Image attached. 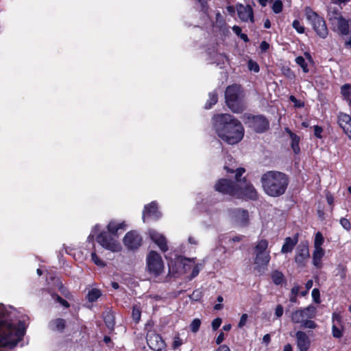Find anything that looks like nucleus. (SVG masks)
<instances>
[{
  "label": "nucleus",
  "mask_w": 351,
  "mask_h": 351,
  "mask_svg": "<svg viewBox=\"0 0 351 351\" xmlns=\"http://www.w3.org/2000/svg\"><path fill=\"white\" fill-rule=\"evenodd\" d=\"M125 245L130 249L135 250L138 248L142 243V238L136 231L128 232L123 238Z\"/></svg>",
  "instance_id": "4468645a"
},
{
  "label": "nucleus",
  "mask_w": 351,
  "mask_h": 351,
  "mask_svg": "<svg viewBox=\"0 0 351 351\" xmlns=\"http://www.w3.org/2000/svg\"><path fill=\"white\" fill-rule=\"evenodd\" d=\"M148 272L154 276L160 275L164 270V263L160 255L155 252L150 251L146 258Z\"/></svg>",
  "instance_id": "6e6552de"
},
{
  "label": "nucleus",
  "mask_w": 351,
  "mask_h": 351,
  "mask_svg": "<svg viewBox=\"0 0 351 351\" xmlns=\"http://www.w3.org/2000/svg\"><path fill=\"white\" fill-rule=\"evenodd\" d=\"M284 309L282 305L278 304L275 309V315L276 317H280L283 315Z\"/></svg>",
  "instance_id": "3c124183"
},
{
  "label": "nucleus",
  "mask_w": 351,
  "mask_h": 351,
  "mask_svg": "<svg viewBox=\"0 0 351 351\" xmlns=\"http://www.w3.org/2000/svg\"><path fill=\"white\" fill-rule=\"evenodd\" d=\"M314 29L322 38H326L328 35V28L326 23H313Z\"/></svg>",
  "instance_id": "c85d7f7f"
},
{
  "label": "nucleus",
  "mask_w": 351,
  "mask_h": 351,
  "mask_svg": "<svg viewBox=\"0 0 351 351\" xmlns=\"http://www.w3.org/2000/svg\"><path fill=\"white\" fill-rule=\"evenodd\" d=\"M272 10L275 13H280L282 10V3L280 0L274 1L272 5Z\"/></svg>",
  "instance_id": "79ce46f5"
},
{
  "label": "nucleus",
  "mask_w": 351,
  "mask_h": 351,
  "mask_svg": "<svg viewBox=\"0 0 351 351\" xmlns=\"http://www.w3.org/2000/svg\"><path fill=\"white\" fill-rule=\"evenodd\" d=\"M325 251L323 248H314L313 252V265L317 269H321L322 267V260L324 256Z\"/></svg>",
  "instance_id": "5701e85b"
},
{
  "label": "nucleus",
  "mask_w": 351,
  "mask_h": 351,
  "mask_svg": "<svg viewBox=\"0 0 351 351\" xmlns=\"http://www.w3.org/2000/svg\"><path fill=\"white\" fill-rule=\"evenodd\" d=\"M264 192L271 197H279L285 193L288 184V177L283 173L270 171L261 177Z\"/></svg>",
  "instance_id": "20e7f679"
},
{
  "label": "nucleus",
  "mask_w": 351,
  "mask_h": 351,
  "mask_svg": "<svg viewBox=\"0 0 351 351\" xmlns=\"http://www.w3.org/2000/svg\"><path fill=\"white\" fill-rule=\"evenodd\" d=\"M222 323V319L219 317L215 318L212 322V328L213 330H217Z\"/></svg>",
  "instance_id": "a18cd8bd"
},
{
  "label": "nucleus",
  "mask_w": 351,
  "mask_h": 351,
  "mask_svg": "<svg viewBox=\"0 0 351 351\" xmlns=\"http://www.w3.org/2000/svg\"><path fill=\"white\" fill-rule=\"evenodd\" d=\"M25 330V324L18 318L16 310L0 304V348H16L23 340Z\"/></svg>",
  "instance_id": "f257e3e1"
},
{
  "label": "nucleus",
  "mask_w": 351,
  "mask_h": 351,
  "mask_svg": "<svg viewBox=\"0 0 351 351\" xmlns=\"http://www.w3.org/2000/svg\"><path fill=\"white\" fill-rule=\"evenodd\" d=\"M312 298L316 303H319V291L318 289H313L311 293Z\"/></svg>",
  "instance_id": "49530a36"
},
{
  "label": "nucleus",
  "mask_w": 351,
  "mask_h": 351,
  "mask_svg": "<svg viewBox=\"0 0 351 351\" xmlns=\"http://www.w3.org/2000/svg\"><path fill=\"white\" fill-rule=\"evenodd\" d=\"M271 341V337L269 334H267L264 335L263 338V342L265 343L266 345L269 344Z\"/></svg>",
  "instance_id": "680f3d73"
},
{
  "label": "nucleus",
  "mask_w": 351,
  "mask_h": 351,
  "mask_svg": "<svg viewBox=\"0 0 351 351\" xmlns=\"http://www.w3.org/2000/svg\"><path fill=\"white\" fill-rule=\"evenodd\" d=\"M341 316L338 313H333L332 315V324H336L337 326L340 325L341 323Z\"/></svg>",
  "instance_id": "864d4df0"
},
{
  "label": "nucleus",
  "mask_w": 351,
  "mask_h": 351,
  "mask_svg": "<svg viewBox=\"0 0 351 351\" xmlns=\"http://www.w3.org/2000/svg\"><path fill=\"white\" fill-rule=\"evenodd\" d=\"M147 341L149 348L155 351H160L165 346L161 337L152 331L147 334Z\"/></svg>",
  "instance_id": "dca6fc26"
},
{
  "label": "nucleus",
  "mask_w": 351,
  "mask_h": 351,
  "mask_svg": "<svg viewBox=\"0 0 351 351\" xmlns=\"http://www.w3.org/2000/svg\"><path fill=\"white\" fill-rule=\"evenodd\" d=\"M271 278L273 282L276 285H282L285 281L283 274L278 270L272 271Z\"/></svg>",
  "instance_id": "cd10ccee"
},
{
  "label": "nucleus",
  "mask_w": 351,
  "mask_h": 351,
  "mask_svg": "<svg viewBox=\"0 0 351 351\" xmlns=\"http://www.w3.org/2000/svg\"><path fill=\"white\" fill-rule=\"evenodd\" d=\"M316 308L310 305L302 309L297 310L293 312L291 315V321L296 324H302L308 319H312L315 317Z\"/></svg>",
  "instance_id": "9d476101"
},
{
  "label": "nucleus",
  "mask_w": 351,
  "mask_h": 351,
  "mask_svg": "<svg viewBox=\"0 0 351 351\" xmlns=\"http://www.w3.org/2000/svg\"><path fill=\"white\" fill-rule=\"evenodd\" d=\"M141 310L140 308L137 306H134L132 309V318L136 322H138L141 319Z\"/></svg>",
  "instance_id": "58836bf2"
},
{
  "label": "nucleus",
  "mask_w": 351,
  "mask_h": 351,
  "mask_svg": "<svg viewBox=\"0 0 351 351\" xmlns=\"http://www.w3.org/2000/svg\"><path fill=\"white\" fill-rule=\"evenodd\" d=\"M126 228V223L120 220H111L106 226L107 231L101 225L96 224L91 228L87 240L92 242L95 239L104 249L114 253L119 252L122 249L119 241V230H125Z\"/></svg>",
  "instance_id": "f03ea898"
},
{
  "label": "nucleus",
  "mask_w": 351,
  "mask_h": 351,
  "mask_svg": "<svg viewBox=\"0 0 351 351\" xmlns=\"http://www.w3.org/2000/svg\"><path fill=\"white\" fill-rule=\"evenodd\" d=\"M337 119L339 125L351 139V117L346 113L339 112Z\"/></svg>",
  "instance_id": "aec40b11"
},
{
  "label": "nucleus",
  "mask_w": 351,
  "mask_h": 351,
  "mask_svg": "<svg viewBox=\"0 0 351 351\" xmlns=\"http://www.w3.org/2000/svg\"><path fill=\"white\" fill-rule=\"evenodd\" d=\"M298 242V236L286 237L281 248L282 254L291 253Z\"/></svg>",
  "instance_id": "4be33fe9"
},
{
  "label": "nucleus",
  "mask_w": 351,
  "mask_h": 351,
  "mask_svg": "<svg viewBox=\"0 0 351 351\" xmlns=\"http://www.w3.org/2000/svg\"><path fill=\"white\" fill-rule=\"evenodd\" d=\"M183 343V341L179 337V336H176L173 339V348L176 349L181 346Z\"/></svg>",
  "instance_id": "de8ad7c7"
},
{
  "label": "nucleus",
  "mask_w": 351,
  "mask_h": 351,
  "mask_svg": "<svg viewBox=\"0 0 351 351\" xmlns=\"http://www.w3.org/2000/svg\"><path fill=\"white\" fill-rule=\"evenodd\" d=\"M101 296V292L99 289H92L87 295V299L89 302H95Z\"/></svg>",
  "instance_id": "473e14b6"
},
{
  "label": "nucleus",
  "mask_w": 351,
  "mask_h": 351,
  "mask_svg": "<svg viewBox=\"0 0 351 351\" xmlns=\"http://www.w3.org/2000/svg\"><path fill=\"white\" fill-rule=\"evenodd\" d=\"M226 101L228 108L239 113L244 110L243 94L240 86L234 84L227 87L225 92Z\"/></svg>",
  "instance_id": "423d86ee"
},
{
  "label": "nucleus",
  "mask_w": 351,
  "mask_h": 351,
  "mask_svg": "<svg viewBox=\"0 0 351 351\" xmlns=\"http://www.w3.org/2000/svg\"><path fill=\"white\" fill-rule=\"evenodd\" d=\"M249 124L257 132H263L269 127V123L263 116L252 117L249 121Z\"/></svg>",
  "instance_id": "f3484780"
},
{
  "label": "nucleus",
  "mask_w": 351,
  "mask_h": 351,
  "mask_svg": "<svg viewBox=\"0 0 351 351\" xmlns=\"http://www.w3.org/2000/svg\"><path fill=\"white\" fill-rule=\"evenodd\" d=\"M268 242L265 239L258 241L255 246V269L259 272L263 271L270 261V252L267 250Z\"/></svg>",
  "instance_id": "0eeeda50"
},
{
  "label": "nucleus",
  "mask_w": 351,
  "mask_h": 351,
  "mask_svg": "<svg viewBox=\"0 0 351 351\" xmlns=\"http://www.w3.org/2000/svg\"><path fill=\"white\" fill-rule=\"evenodd\" d=\"M232 29L234 32L238 36H239L241 34V29L239 26L234 25L232 27Z\"/></svg>",
  "instance_id": "69168bd1"
},
{
  "label": "nucleus",
  "mask_w": 351,
  "mask_h": 351,
  "mask_svg": "<svg viewBox=\"0 0 351 351\" xmlns=\"http://www.w3.org/2000/svg\"><path fill=\"white\" fill-rule=\"evenodd\" d=\"M176 263L178 264L180 266H181V265L182 266V269L180 270H177L176 272L186 273L189 269H191L192 268L193 270H192L191 278H193L195 277L196 276H197V274L199 272V266L197 265H194L193 260H191V259L182 258V257H178L176 260Z\"/></svg>",
  "instance_id": "ddd939ff"
},
{
  "label": "nucleus",
  "mask_w": 351,
  "mask_h": 351,
  "mask_svg": "<svg viewBox=\"0 0 351 351\" xmlns=\"http://www.w3.org/2000/svg\"><path fill=\"white\" fill-rule=\"evenodd\" d=\"M341 92L344 99H346L349 105L351 106V85L348 84L343 85L341 87Z\"/></svg>",
  "instance_id": "7c9ffc66"
},
{
  "label": "nucleus",
  "mask_w": 351,
  "mask_h": 351,
  "mask_svg": "<svg viewBox=\"0 0 351 351\" xmlns=\"http://www.w3.org/2000/svg\"><path fill=\"white\" fill-rule=\"evenodd\" d=\"M269 48V45L266 41H263L261 43L260 49L262 52H265Z\"/></svg>",
  "instance_id": "4d7b16f0"
},
{
  "label": "nucleus",
  "mask_w": 351,
  "mask_h": 351,
  "mask_svg": "<svg viewBox=\"0 0 351 351\" xmlns=\"http://www.w3.org/2000/svg\"><path fill=\"white\" fill-rule=\"evenodd\" d=\"M224 340V334L223 332H221L217 337L216 338V343L219 345Z\"/></svg>",
  "instance_id": "bf43d9fd"
},
{
  "label": "nucleus",
  "mask_w": 351,
  "mask_h": 351,
  "mask_svg": "<svg viewBox=\"0 0 351 351\" xmlns=\"http://www.w3.org/2000/svg\"><path fill=\"white\" fill-rule=\"evenodd\" d=\"M322 128L318 125L314 126V134L316 137L321 138H322Z\"/></svg>",
  "instance_id": "6e6d98bb"
},
{
  "label": "nucleus",
  "mask_w": 351,
  "mask_h": 351,
  "mask_svg": "<svg viewBox=\"0 0 351 351\" xmlns=\"http://www.w3.org/2000/svg\"><path fill=\"white\" fill-rule=\"evenodd\" d=\"M248 69H249V70L254 71L255 73H257L259 71L258 64L256 62H254L252 60H249V62H248Z\"/></svg>",
  "instance_id": "c03bdc74"
},
{
  "label": "nucleus",
  "mask_w": 351,
  "mask_h": 351,
  "mask_svg": "<svg viewBox=\"0 0 351 351\" xmlns=\"http://www.w3.org/2000/svg\"><path fill=\"white\" fill-rule=\"evenodd\" d=\"M306 19L309 21H319V15L313 11L310 8L306 7L305 8Z\"/></svg>",
  "instance_id": "2f4dec72"
},
{
  "label": "nucleus",
  "mask_w": 351,
  "mask_h": 351,
  "mask_svg": "<svg viewBox=\"0 0 351 351\" xmlns=\"http://www.w3.org/2000/svg\"><path fill=\"white\" fill-rule=\"evenodd\" d=\"M217 58H218V59L216 62L217 65L224 64L225 63H226L228 62L227 57L223 54H219L217 56Z\"/></svg>",
  "instance_id": "09e8293b"
},
{
  "label": "nucleus",
  "mask_w": 351,
  "mask_h": 351,
  "mask_svg": "<svg viewBox=\"0 0 351 351\" xmlns=\"http://www.w3.org/2000/svg\"><path fill=\"white\" fill-rule=\"evenodd\" d=\"M247 320V315L245 313L243 314L240 318V320H239V322L238 324L239 328H243L245 325Z\"/></svg>",
  "instance_id": "603ef678"
},
{
  "label": "nucleus",
  "mask_w": 351,
  "mask_h": 351,
  "mask_svg": "<svg viewBox=\"0 0 351 351\" xmlns=\"http://www.w3.org/2000/svg\"><path fill=\"white\" fill-rule=\"evenodd\" d=\"M310 258L308 245L306 243H300L295 250V262L298 267H304L306 266Z\"/></svg>",
  "instance_id": "f8f14e48"
},
{
  "label": "nucleus",
  "mask_w": 351,
  "mask_h": 351,
  "mask_svg": "<svg viewBox=\"0 0 351 351\" xmlns=\"http://www.w3.org/2000/svg\"><path fill=\"white\" fill-rule=\"evenodd\" d=\"M49 328L53 331L62 332L65 327V321L63 319H55L49 324Z\"/></svg>",
  "instance_id": "393cba45"
},
{
  "label": "nucleus",
  "mask_w": 351,
  "mask_h": 351,
  "mask_svg": "<svg viewBox=\"0 0 351 351\" xmlns=\"http://www.w3.org/2000/svg\"><path fill=\"white\" fill-rule=\"evenodd\" d=\"M161 217L160 213L158 210L156 202H152V203L145 206L143 212V220L145 222L146 219L152 218L158 219Z\"/></svg>",
  "instance_id": "6ab92c4d"
},
{
  "label": "nucleus",
  "mask_w": 351,
  "mask_h": 351,
  "mask_svg": "<svg viewBox=\"0 0 351 351\" xmlns=\"http://www.w3.org/2000/svg\"><path fill=\"white\" fill-rule=\"evenodd\" d=\"M188 240H189V243H191V244L197 245V243H198L197 240L193 237H189Z\"/></svg>",
  "instance_id": "338daca9"
},
{
  "label": "nucleus",
  "mask_w": 351,
  "mask_h": 351,
  "mask_svg": "<svg viewBox=\"0 0 351 351\" xmlns=\"http://www.w3.org/2000/svg\"><path fill=\"white\" fill-rule=\"evenodd\" d=\"M104 319L107 327L112 329L114 325V318L113 314L110 311H107L104 313Z\"/></svg>",
  "instance_id": "c756f323"
},
{
  "label": "nucleus",
  "mask_w": 351,
  "mask_h": 351,
  "mask_svg": "<svg viewBox=\"0 0 351 351\" xmlns=\"http://www.w3.org/2000/svg\"><path fill=\"white\" fill-rule=\"evenodd\" d=\"M335 28L342 35H347L350 32L349 23H337Z\"/></svg>",
  "instance_id": "72a5a7b5"
},
{
  "label": "nucleus",
  "mask_w": 351,
  "mask_h": 351,
  "mask_svg": "<svg viewBox=\"0 0 351 351\" xmlns=\"http://www.w3.org/2000/svg\"><path fill=\"white\" fill-rule=\"evenodd\" d=\"M296 343L300 351H307L311 346V340L308 336L303 331H298L295 333Z\"/></svg>",
  "instance_id": "412c9836"
},
{
  "label": "nucleus",
  "mask_w": 351,
  "mask_h": 351,
  "mask_svg": "<svg viewBox=\"0 0 351 351\" xmlns=\"http://www.w3.org/2000/svg\"><path fill=\"white\" fill-rule=\"evenodd\" d=\"M328 20L330 21L337 22H348L346 19H344L341 13L339 12L337 9L329 8L328 9Z\"/></svg>",
  "instance_id": "a878e982"
},
{
  "label": "nucleus",
  "mask_w": 351,
  "mask_h": 351,
  "mask_svg": "<svg viewBox=\"0 0 351 351\" xmlns=\"http://www.w3.org/2000/svg\"><path fill=\"white\" fill-rule=\"evenodd\" d=\"M228 214L230 219L239 226H245L249 223V214L245 210L241 208L230 209Z\"/></svg>",
  "instance_id": "9b49d317"
},
{
  "label": "nucleus",
  "mask_w": 351,
  "mask_h": 351,
  "mask_svg": "<svg viewBox=\"0 0 351 351\" xmlns=\"http://www.w3.org/2000/svg\"><path fill=\"white\" fill-rule=\"evenodd\" d=\"M217 101V95L215 92H213L209 93V99L206 103L205 108L206 109L210 108L214 104H215Z\"/></svg>",
  "instance_id": "c9c22d12"
},
{
  "label": "nucleus",
  "mask_w": 351,
  "mask_h": 351,
  "mask_svg": "<svg viewBox=\"0 0 351 351\" xmlns=\"http://www.w3.org/2000/svg\"><path fill=\"white\" fill-rule=\"evenodd\" d=\"M324 241V239L322 234L320 232H317L315 235L313 243L314 248H322V245H323Z\"/></svg>",
  "instance_id": "f704fd0d"
},
{
  "label": "nucleus",
  "mask_w": 351,
  "mask_h": 351,
  "mask_svg": "<svg viewBox=\"0 0 351 351\" xmlns=\"http://www.w3.org/2000/svg\"><path fill=\"white\" fill-rule=\"evenodd\" d=\"M201 320L198 318H195L191 322L190 329L193 332L196 333L199 330Z\"/></svg>",
  "instance_id": "4c0bfd02"
},
{
  "label": "nucleus",
  "mask_w": 351,
  "mask_h": 351,
  "mask_svg": "<svg viewBox=\"0 0 351 351\" xmlns=\"http://www.w3.org/2000/svg\"><path fill=\"white\" fill-rule=\"evenodd\" d=\"M217 351H230V350L226 345H221L217 348Z\"/></svg>",
  "instance_id": "e2e57ef3"
},
{
  "label": "nucleus",
  "mask_w": 351,
  "mask_h": 351,
  "mask_svg": "<svg viewBox=\"0 0 351 351\" xmlns=\"http://www.w3.org/2000/svg\"><path fill=\"white\" fill-rule=\"evenodd\" d=\"M213 124L219 137L228 144H237L243 137L244 128L242 124L231 114L214 116Z\"/></svg>",
  "instance_id": "7ed1b4c3"
},
{
  "label": "nucleus",
  "mask_w": 351,
  "mask_h": 351,
  "mask_svg": "<svg viewBox=\"0 0 351 351\" xmlns=\"http://www.w3.org/2000/svg\"><path fill=\"white\" fill-rule=\"evenodd\" d=\"M53 297L54 300L56 301H57L58 302H59L62 306L66 307V308L69 306V303L65 300L60 298V296L54 295Z\"/></svg>",
  "instance_id": "8fccbe9b"
},
{
  "label": "nucleus",
  "mask_w": 351,
  "mask_h": 351,
  "mask_svg": "<svg viewBox=\"0 0 351 351\" xmlns=\"http://www.w3.org/2000/svg\"><path fill=\"white\" fill-rule=\"evenodd\" d=\"M191 298L194 300H198L201 298V292L199 291H195L191 295Z\"/></svg>",
  "instance_id": "13d9d810"
},
{
  "label": "nucleus",
  "mask_w": 351,
  "mask_h": 351,
  "mask_svg": "<svg viewBox=\"0 0 351 351\" xmlns=\"http://www.w3.org/2000/svg\"><path fill=\"white\" fill-rule=\"evenodd\" d=\"M305 58L298 56L295 58V62L302 69L304 73L308 72V64L312 61L311 57L308 53H304Z\"/></svg>",
  "instance_id": "b1692460"
},
{
  "label": "nucleus",
  "mask_w": 351,
  "mask_h": 351,
  "mask_svg": "<svg viewBox=\"0 0 351 351\" xmlns=\"http://www.w3.org/2000/svg\"><path fill=\"white\" fill-rule=\"evenodd\" d=\"M91 259L93 262L97 266L100 267H104L106 266V263L104 261H102L96 254L95 252H93L91 254Z\"/></svg>",
  "instance_id": "e433bc0d"
},
{
  "label": "nucleus",
  "mask_w": 351,
  "mask_h": 351,
  "mask_svg": "<svg viewBox=\"0 0 351 351\" xmlns=\"http://www.w3.org/2000/svg\"><path fill=\"white\" fill-rule=\"evenodd\" d=\"M237 182L235 183L227 179L219 180L215 185V190L223 194L239 198L242 194L237 189Z\"/></svg>",
  "instance_id": "1a4fd4ad"
},
{
  "label": "nucleus",
  "mask_w": 351,
  "mask_h": 351,
  "mask_svg": "<svg viewBox=\"0 0 351 351\" xmlns=\"http://www.w3.org/2000/svg\"><path fill=\"white\" fill-rule=\"evenodd\" d=\"M237 12L239 18L242 21L247 22V21H250L251 22H253V10L250 5L239 4L237 5Z\"/></svg>",
  "instance_id": "a211bd4d"
},
{
  "label": "nucleus",
  "mask_w": 351,
  "mask_h": 351,
  "mask_svg": "<svg viewBox=\"0 0 351 351\" xmlns=\"http://www.w3.org/2000/svg\"><path fill=\"white\" fill-rule=\"evenodd\" d=\"M299 291H300V286L299 285H295L291 289V294L292 295H298V294L299 293Z\"/></svg>",
  "instance_id": "052dcab7"
},
{
  "label": "nucleus",
  "mask_w": 351,
  "mask_h": 351,
  "mask_svg": "<svg viewBox=\"0 0 351 351\" xmlns=\"http://www.w3.org/2000/svg\"><path fill=\"white\" fill-rule=\"evenodd\" d=\"M326 199H327V202L328 203V204H330V205L332 204V203L334 202V198L331 195H327Z\"/></svg>",
  "instance_id": "774afa93"
},
{
  "label": "nucleus",
  "mask_w": 351,
  "mask_h": 351,
  "mask_svg": "<svg viewBox=\"0 0 351 351\" xmlns=\"http://www.w3.org/2000/svg\"><path fill=\"white\" fill-rule=\"evenodd\" d=\"M341 226L347 231H350L351 229V224L350 221L346 218H341L340 221Z\"/></svg>",
  "instance_id": "37998d69"
},
{
  "label": "nucleus",
  "mask_w": 351,
  "mask_h": 351,
  "mask_svg": "<svg viewBox=\"0 0 351 351\" xmlns=\"http://www.w3.org/2000/svg\"><path fill=\"white\" fill-rule=\"evenodd\" d=\"M148 235L151 240L157 245L162 252H165L168 250L167 239L162 234L151 229L148 230Z\"/></svg>",
  "instance_id": "2eb2a0df"
},
{
  "label": "nucleus",
  "mask_w": 351,
  "mask_h": 351,
  "mask_svg": "<svg viewBox=\"0 0 351 351\" xmlns=\"http://www.w3.org/2000/svg\"><path fill=\"white\" fill-rule=\"evenodd\" d=\"M301 326L304 328L314 329L317 328V325L314 321L311 320V319H308L306 321H304L301 324Z\"/></svg>",
  "instance_id": "ea45409f"
},
{
  "label": "nucleus",
  "mask_w": 351,
  "mask_h": 351,
  "mask_svg": "<svg viewBox=\"0 0 351 351\" xmlns=\"http://www.w3.org/2000/svg\"><path fill=\"white\" fill-rule=\"evenodd\" d=\"M224 169L227 171V172L234 173L235 171V178L237 182V189L239 191L242 193L241 197H246L251 199H255L257 197V192L254 187L249 182H247L245 179L241 180L240 178L245 172V169L243 168H237V165H231V167L228 165L224 166Z\"/></svg>",
  "instance_id": "39448f33"
},
{
  "label": "nucleus",
  "mask_w": 351,
  "mask_h": 351,
  "mask_svg": "<svg viewBox=\"0 0 351 351\" xmlns=\"http://www.w3.org/2000/svg\"><path fill=\"white\" fill-rule=\"evenodd\" d=\"M292 25L298 33L302 34L304 32V27L302 25V23H292Z\"/></svg>",
  "instance_id": "5fc2aeb1"
},
{
  "label": "nucleus",
  "mask_w": 351,
  "mask_h": 351,
  "mask_svg": "<svg viewBox=\"0 0 351 351\" xmlns=\"http://www.w3.org/2000/svg\"><path fill=\"white\" fill-rule=\"evenodd\" d=\"M313 282L312 280H308L306 285H305V287H306V289L307 291H309V289H311L313 287Z\"/></svg>",
  "instance_id": "0e129e2a"
},
{
  "label": "nucleus",
  "mask_w": 351,
  "mask_h": 351,
  "mask_svg": "<svg viewBox=\"0 0 351 351\" xmlns=\"http://www.w3.org/2000/svg\"><path fill=\"white\" fill-rule=\"evenodd\" d=\"M286 131L289 133L291 140V148L293 150L295 154H298L300 151L299 147L300 137L297 136L295 134L293 133L288 128L286 129Z\"/></svg>",
  "instance_id": "bb28decb"
},
{
  "label": "nucleus",
  "mask_w": 351,
  "mask_h": 351,
  "mask_svg": "<svg viewBox=\"0 0 351 351\" xmlns=\"http://www.w3.org/2000/svg\"><path fill=\"white\" fill-rule=\"evenodd\" d=\"M332 335L335 338H340L342 336V330L339 326L336 324H332Z\"/></svg>",
  "instance_id": "a19ab883"
}]
</instances>
